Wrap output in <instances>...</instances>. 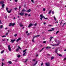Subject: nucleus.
<instances>
[{
	"mask_svg": "<svg viewBox=\"0 0 66 66\" xmlns=\"http://www.w3.org/2000/svg\"><path fill=\"white\" fill-rule=\"evenodd\" d=\"M21 12H26V10H25L23 9L22 10Z\"/></svg>",
	"mask_w": 66,
	"mask_h": 66,
	"instance_id": "b1692460",
	"label": "nucleus"
},
{
	"mask_svg": "<svg viewBox=\"0 0 66 66\" xmlns=\"http://www.w3.org/2000/svg\"><path fill=\"white\" fill-rule=\"evenodd\" d=\"M66 60V58H65L64 59H63V61H65V60Z\"/></svg>",
	"mask_w": 66,
	"mask_h": 66,
	"instance_id": "ea45409f",
	"label": "nucleus"
},
{
	"mask_svg": "<svg viewBox=\"0 0 66 66\" xmlns=\"http://www.w3.org/2000/svg\"><path fill=\"white\" fill-rule=\"evenodd\" d=\"M45 48H46V47H43V48L41 50H40V51L39 52H41L42 51H43L44 50V49Z\"/></svg>",
	"mask_w": 66,
	"mask_h": 66,
	"instance_id": "dca6fc26",
	"label": "nucleus"
},
{
	"mask_svg": "<svg viewBox=\"0 0 66 66\" xmlns=\"http://www.w3.org/2000/svg\"><path fill=\"white\" fill-rule=\"evenodd\" d=\"M46 49H51V47L49 46H47L46 48Z\"/></svg>",
	"mask_w": 66,
	"mask_h": 66,
	"instance_id": "4468645a",
	"label": "nucleus"
},
{
	"mask_svg": "<svg viewBox=\"0 0 66 66\" xmlns=\"http://www.w3.org/2000/svg\"><path fill=\"white\" fill-rule=\"evenodd\" d=\"M40 16L41 17L40 18V19L41 20H42V19L43 18H43H44V19H48V18H45V16H43V14H40Z\"/></svg>",
	"mask_w": 66,
	"mask_h": 66,
	"instance_id": "f257e3e1",
	"label": "nucleus"
},
{
	"mask_svg": "<svg viewBox=\"0 0 66 66\" xmlns=\"http://www.w3.org/2000/svg\"><path fill=\"white\" fill-rule=\"evenodd\" d=\"M11 26H12V23H10V24H9V27H11Z\"/></svg>",
	"mask_w": 66,
	"mask_h": 66,
	"instance_id": "412c9836",
	"label": "nucleus"
},
{
	"mask_svg": "<svg viewBox=\"0 0 66 66\" xmlns=\"http://www.w3.org/2000/svg\"><path fill=\"white\" fill-rule=\"evenodd\" d=\"M9 34V33L7 32L6 34V35H7V34Z\"/></svg>",
	"mask_w": 66,
	"mask_h": 66,
	"instance_id": "6e6d98bb",
	"label": "nucleus"
},
{
	"mask_svg": "<svg viewBox=\"0 0 66 66\" xmlns=\"http://www.w3.org/2000/svg\"><path fill=\"white\" fill-rule=\"evenodd\" d=\"M17 34H15L14 35V36H15V37H16V36H17Z\"/></svg>",
	"mask_w": 66,
	"mask_h": 66,
	"instance_id": "7c9ffc66",
	"label": "nucleus"
},
{
	"mask_svg": "<svg viewBox=\"0 0 66 66\" xmlns=\"http://www.w3.org/2000/svg\"><path fill=\"white\" fill-rule=\"evenodd\" d=\"M45 64L46 66H50V62L46 63H45Z\"/></svg>",
	"mask_w": 66,
	"mask_h": 66,
	"instance_id": "20e7f679",
	"label": "nucleus"
},
{
	"mask_svg": "<svg viewBox=\"0 0 66 66\" xmlns=\"http://www.w3.org/2000/svg\"><path fill=\"white\" fill-rule=\"evenodd\" d=\"M31 2H32L33 3H35V2H34V1H33V0H31Z\"/></svg>",
	"mask_w": 66,
	"mask_h": 66,
	"instance_id": "f704fd0d",
	"label": "nucleus"
},
{
	"mask_svg": "<svg viewBox=\"0 0 66 66\" xmlns=\"http://www.w3.org/2000/svg\"><path fill=\"white\" fill-rule=\"evenodd\" d=\"M46 43V41H44L43 42V43H44V44H45V43Z\"/></svg>",
	"mask_w": 66,
	"mask_h": 66,
	"instance_id": "de8ad7c7",
	"label": "nucleus"
},
{
	"mask_svg": "<svg viewBox=\"0 0 66 66\" xmlns=\"http://www.w3.org/2000/svg\"><path fill=\"white\" fill-rule=\"evenodd\" d=\"M28 59H26L25 61H24V63H27V61H28Z\"/></svg>",
	"mask_w": 66,
	"mask_h": 66,
	"instance_id": "5701e85b",
	"label": "nucleus"
},
{
	"mask_svg": "<svg viewBox=\"0 0 66 66\" xmlns=\"http://www.w3.org/2000/svg\"><path fill=\"white\" fill-rule=\"evenodd\" d=\"M58 55H59V56H61V57L62 56H62V54H59Z\"/></svg>",
	"mask_w": 66,
	"mask_h": 66,
	"instance_id": "c85d7f7f",
	"label": "nucleus"
},
{
	"mask_svg": "<svg viewBox=\"0 0 66 66\" xmlns=\"http://www.w3.org/2000/svg\"><path fill=\"white\" fill-rule=\"evenodd\" d=\"M36 25H37V23H36L34 24V26H36Z\"/></svg>",
	"mask_w": 66,
	"mask_h": 66,
	"instance_id": "37998d69",
	"label": "nucleus"
},
{
	"mask_svg": "<svg viewBox=\"0 0 66 66\" xmlns=\"http://www.w3.org/2000/svg\"><path fill=\"white\" fill-rule=\"evenodd\" d=\"M7 63H8L10 64H12V62L11 61H9L7 62Z\"/></svg>",
	"mask_w": 66,
	"mask_h": 66,
	"instance_id": "2eb2a0df",
	"label": "nucleus"
},
{
	"mask_svg": "<svg viewBox=\"0 0 66 66\" xmlns=\"http://www.w3.org/2000/svg\"><path fill=\"white\" fill-rule=\"evenodd\" d=\"M3 25H1L0 27V28H1V29H2V28H3Z\"/></svg>",
	"mask_w": 66,
	"mask_h": 66,
	"instance_id": "6ab92c4d",
	"label": "nucleus"
},
{
	"mask_svg": "<svg viewBox=\"0 0 66 66\" xmlns=\"http://www.w3.org/2000/svg\"><path fill=\"white\" fill-rule=\"evenodd\" d=\"M20 8H21V6H19V9H20Z\"/></svg>",
	"mask_w": 66,
	"mask_h": 66,
	"instance_id": "0e129e2a",
	"label": "nucleus"
},
{
	"mask_svg": "<svg viewBox=\"0 0 66 66\" xmlns=\"http://www.w3.org/2000/svg\"><path fill=\"white\" fill-rule=\"evenodd\" d=\"M59 31H58L56 33V34H57L58 33H59Z\"/></svg>",
	"mask_w": 66,
	"mask_h": 66,
	"instance_id": "c03bdc74",
	"label": "nucleus"
},
{
	"mask_svg": "<svg viewBox=\"0 0 66 66\" xmlns=\"http://www.w3.org/2000/svg\"><path fill=\"white\" fill-rule=\"evenodd\" d=\"M54 58V57H51V60H53V58Z\"/></svg>",
	"mask_w": 66,
	"mask_h": 66,
	"instance_id": "a19ab883",
	"label": "nucleus"
},
{
	"mask_svg": "<svg viewBox=\"0 0 66 66\" xmlns=\"http://www.w3.org/2000/svg\"><path fill=\"white\" fill-rule=\"evenodd\" d=\"M53 37H50V39H52V38H53Z\"/></svg>",
	"mask_w": 66,
	"mask_h": 66,
	"instance_id": "4c0bfd02",
	"label": "nucleus"
},
{
	"mask_svg": "<svg viewBox=\"0 0 66 66\" xmlns=\"http://www.w3.org/2000/svg\"><path fill=\"white\" fill-rule=\"evenodd\" d=\"M18 47L20 49V50L21 49V48H20V47L18 46Z\"/></svg>",
	"mask_w": 66,
	"mask_h": 66,
	"instance_id": "8fccbe9b",
	"label": "nucleus"
},
{
	"mask_svg": "<svg viewBox=\"0 0 66 66\" xmlns=\"http://www.w3.org/2000/svg\"><path fill=\"white\" fill-rule=\"evenodd\" d=\"M39 36H40V35H38L36 36H34V37H33V38L34 39V38H35L36 37H39Z\"/></svg>",
	"mask_w": 66,
	"mask_h": 66,
	"instance_id": "423d86ee",
	"label": "nucleus"
},
{
	"mask_svg": "<svg viewBox=\"0 0 66 66\" xmlns=\"http://www.w3.org/2000/svg\"><path fill=\"white\" fill-rule=\"evenodd\" d=\"M15 40H16L15 39H14L13 40L12 39L11 40V43H14V42H15Z\"/></svg>",
	"mask_w": 66,
	"mask_h": 66,
	"instance_id": "ddd939ff",
	"label": "nucleus"
},
{
	"mask_svg": "<svg viewBox=\"0 0 66 66\" xmlns=\"http://www.w3.org/2000/svg\"><path fill=\"white\" fill-rule=\"evenodd\" d=\"M46 11V8H44L43 10V11Z\"/></svg>",
	"mask_w": 66,
	"mask_h": 66,
	"instance_id": "2f4dec72",
	"label": "nucleus"
},
{
	"mask_svg": "<svg viewBox=\"0 0 66 66\" xmlns=\"http://www.w3.org/2000/svg\"><path fill=\"white\" fill-rule=\"evenodd\" d=\"M28 15L29 16H31V14H28Z\"/></svg>",
	"mask_w": 66,
	"mask_h": 66,
	"instance_id": "13d9d810",
	"label": "nucleus"
},
{
	"mask_svg": "<svg viewBox=\"0 0 66 66\" xmlns=\"http://www.w3.org/2000/svg\"><path fill=\"white\" fill-rule=\"evenodd\" d=\"M4 4H3L2 5V6L3 9L4 7Z\"/></svg>",
	"mask_w": 66,
	"mask_h": 66,
	"instance_id": "f3484780",
	"label": "nucleus"
},
{
	"mask_svg": "<svg viewBox=\"0 0 66 66\" xmlns=\"http://www.w3.org/2000/svg\"><path fill=\"white\" fill-rule=\"evenodd\" d=\"M41 66H43V63H42L41 64Z\"/></svg>",
	"mask_w": 66,
	"mask_h": 66,
	"instance_id": "603ef678",
	"label": "nucleus"
},
{
	"mask_svg": "<svg viewBox=\"0 0 66 66\" xmlns=\"http://www.w3.org/2000/svg\"><path fill=\"white\" fill-rule=\"evenodd\" d=\"M30 35V33H28L27 34V36H29Z\"/></svg>",
	"mask_w": 66,
	"mask_h": 66,
	"instance_id": "4d7b16f0",
	"label": "nucleus"
},
{
	"mask_svg": "<svg viewBox=\"0 0 66 66\" xmlns=\"http://www.w3.org/2000/svg\"><path fill=\"white\" fill-rule=\"evenodd\" d=\"M18 1V0H15V2H17Z\"/></svg>",
	"mask_w": 66,
	"mask_h": 66,
	"instance_id": "69168bd1",
	"label": "nucleus"
},
{
	"mask_svg": "<svg viewBox=\"0 0 66 66\" xmlns=\"http://www.w3.org/2000/svg\"><path fill=\"white\" fill-rule=\"evenodd\" d=\"M25 16H27V15H28V14L27 13L25 14Z\"/></svg>",
	"mask_w": 66,
	"mask_h": 66,
	"instance_id": "09e8293b",
	"label": "nucleus"
},
{
	"mask_svg": "<svg viewBox=\"0 0 66 66\" xmlns=\"http://www.w3.org/2000/svg\"><path fill=\"white\" fill-rule=\"evenodd\" d=\"M9 32H10V30H8V32H7V33H9Z\"/></svg>",
	"mask_w": 66,
	"mask_h": 66,
	"instance_id": "338daca9",
	"label": "nucleus"
},
{
	"mask_svg": "<svg viewBox=\"0 0 66 66\" xmlns=\"http://www.w3.org/2000/svg\"><path fill=\"white\" fill-rule=\"evenodd\" d=\"M2 61H4V59H2Z\"/></svg>",
	"mask_w": 66,
	"mask_h": 66,
	"instance_id": "680f3d73",
	"label": "nucleus"
},
{
	"mask_svg": "<svg viewBox=\"0 0 66 66\" xmlns=\"http://www.w3.org/2000/svg\"><path fill=\"white\" fill-rule=\"evenodd\" d=\"M26 51H27V49H25L24 50L23 52H26Z\"/></svg>",
	"mask_w": 66,
	"mask_h": 66,
	"instance_id": "cd10ccee",
	"label": "nucleus"
},
{
	"mask_svg": "<svg viewBox=\"0 0 66 66\" xmlns=\"http://www.w3.org/2000/svg\"><path fill=\"white\" fill-rule=\"evenodd\" d=\"M36 64H35H35H34L33 65V66H35V65H36Z\"/></svg>",
	"mask_w": 66,
	"mask_h": 66,
	"instance_id": "864d4df0",
	"label": "nucleus"
},
{
	"mask_svg": "<svg viewBox=\"0 0 66 66\" xmlns=\"http://www.w3.org/2000/svg\"><path fill=\"white\" fill-rule=\"evenodd\" d=\"M31 10L30 9H29L26 12H28V13H30V12H31Z\"/></svg>",
	"mask_w": 66,
	"mask_h": 66,
	"instance_id": "f8f14e48",
	"label": "nucleus"
},
{
	"mask_svg": "<svg viewBox=\"0 0 66 66\" xmlns=\"http://www.w3.org/2000/svg\"><path fill=\"white\" fill-rule=\"evenodd\" d=\"M19 51V49H18V48L16 50V51Z\"/></svg>",
	"mask_w": 66,
	"mask_h": 66,
	"instance_id": "e433bc0d",
	"label": "nucleus"
},
{
	"mask_svg": "<svg viewBox=\"0 0 66 66\" xmlns=\"http://www.w3.org/2000/svg\"><path fill=\"white\" fill-rule=\"evenodd\" d=\"M26 53H27V52H25V53H24L23 54V55L24 56V55H25V54Z\"/></svg>",
	"mask_w": 66,
	"mask_h": 66,
	"instance_id": "bb28decb",
	"label": "nucleus"
},
{
	"mask_svg": "<svg viewBox=\"0 0 66 66\" xmlns=\"http://www.w3.org/2000/svg\"><path fill=\"white\" fill-rule=\"evenodd\" d=\"M20 39H21V38H19L18 39L16 40V42H18V41H19V40H20Z\"/></svg>",
	"mask_w": 66,
	"mask_h": 66,
	"instance_id": "1a4fd4ad",
	"label": "nucleus"
},
{
	"mask_svg": "<svg viewBox=\"0 0 66 66\" xmlns=\"http://www.w3.org/2000/svg\"><path fill=\"white\" fill-rule=\"evenodd\" d=\"M6 10L8 13H11V11H12V9H11L10 11H8V8L7 7H6Z\"/></svg>",
	"mask_w": 66,
	"mask_h": 66,
	"instance_id": "f03ea898",
	"label": "nucleus"
},
{
	"mask_svg": "<svg viewBox=\"0 0 66 66\" xmlns=\"http://www.w3.org/2000/svg\"><path fill=\"white\" fill-rule=\"evenodd\" d=\"M60 41H59L58 42L57 44L55 45V46H59L60 45Z\"/></svg>",
	"mask_w": 66,
	"mask_h": 66,
	"instance_id": "9b49d317",
	"label": "nucleus"
},
{
	"mask_svg": "<svg viewBox=\"0 0 66 66\" xmlns=\"http://www.w3.org/2000/svg\"><path fill=\"white\" fill-rule=\"evenodd\" d=\"M52 31V30H48V31L49 32V31Z\"/></svg>",
	"mask_w": 66,
	"mask_h": 66,
	"instance_id": "bf43d9fd",
	"label": "nucleus"
},
{
	"mask_svg": "<svg viewBox=\"0 0 66 66\" xmlns=\"http://www.w3.org/2000/svg\"><path fill=\"white\" fill-rule=\"evenodd\" d=\"M52 11V10H51L50 11V12H49V13H48V14H49V15L50 14V13H51V11Z\"/></svg>",
	"mask_w": 66,
	"mask_h": 66,
	"instance_id": "aec40b11",
	"label": "nucleus"
},
{
	"mask_svg": "<svg viewBox=\"0 0 66 66\" xmlns=\"http://www.w3.org/2000/svg\"><path fill=\"white\" fill-rule=\"evenodd\" d=\"M34 39L32 38V40H31L32 42H35V41H34Z\"/></svg>",
	"mask_w": 66,
	"mask_h": 66,
	"instance_id": "4be33fe9",
	"label": "nucleus"
},
{
	"mask_svg": "<svg viewBox=\"0 0 66 66\" xmlns=\"http://www.w3.org/2000/svg\"><path fill=\"white\" fill-rule=\"evenodd\" d=\"M19 26L20 27H23V25H22L21 22L19 23Z\"/></svg>",
	"mask_w": 66,
	"mask_h": 66,
	"instance_id": "0eeeda50",
	"label": "nucleus"
},
{
	"mask_svg": "<svg viewBox=\"0 0 66 66\" xmlns=\"http://www.w3.org/2000/svg\"><path fill=\"white\" fill-rule=\"evenodd\" d=\"M24 14L23 12H20L18 14V15H20V16H23V15Z\"/></svg>",
	"mask_w": 66,
	"mask_h": 66,
	"instance_id": "7ed1b4c3",
	"label": "nucleus"
},
{
	"mask_svg": "<svg viewBox=\"0 0 66 66\" xmlns=\"http://www.w3.org/2000/svg\"><path fill=\"white\" fill-rule=\"evenodd\" d=\"M10 46V45H8V49L9 51H11V48Z\"/></svg>",
	"mask_w": 66,
	"mask_h": 66,
	"instance_id": "6e6552de",
	"label": "nucleus"
},
{
	"mask_svg": "<svg viewBox=\"0 0 66 66\" xmlns=\"http://www.w3.org/2000/svg\"><path fill=\"white\" fill-rule=\"evenodd\" d=\"M2 65L1 66H3V65H4V64L2 62Z\"/></svg>",
	"mask_w": 66,
	"mask_h": 66,
	"instance_id": "58836bf2",
	"label": "nucleus"
},
{
	"mask_svg": "<svg viewBox=\"0 0 66 66\" xmlns=\"http://www.w3.org/2000/svg\"><path fill=\"white\" fill-rule=\"evenodd\" d=\"M15 23H12V26H15Z\"/></svg>",
	"mask_w": 66,
	"mask_h": 66,
	"instance_id": "a211bd4d",
	"label": "nucleus"
},
{
	"mask_svg": "<svg viewBox=\"0 0 66 66\" xmlns=\"http://www.w3.org/2000/svg\"><path fill=\"white\" fill-rule=\"evenodd\" d=\"M55 52L56 53H57V49H56V50Z\"/></svg>",
	"mask_w": 66,
	"mask_h": 66,
	"instance_id": "c756f323",
	"label": "nucleus"
},
{
	"mask_svg": "<svg viewBox=\"0 0 66 66\" xmlns=\"http://www.w3.org/2000/svg\"><path fill=\"white\" fill-rule=\"evenodd\" d=\"M17 56L18 57H19V58L20 57V55H18Z\"/></svg>",
	"mask_w": 66,
	"mask_h": 66,
	"instance_id": "72a5a7b5",
	"label": "nucleus"
},
{
	"mask_svg": "<svg viewBox=\"0 0 66 66\" xmlns=\"http://www.w3.org/2000/svg\"><path fill=\"white\" fill-rule=\"evenodd\" d=\"M55 41L56 43V42H57V40H55Z\"/></svg>",
	"mask_w": 66,
	"mask_h": 66,
	"instance_id": "052dcab7",
	"label": "nucleus"
},
{
	"mask_svg": "<svg viewBox=\"0 0 66 66\" xmlns=\"http://www.w3.org/2000/svg\"><path fill=\"white\" fill-rule=\"evenodd\" d=\"M52 31H54V28H52Z\"/></svg>",
	"mask_w": 66,
	"mask_h": 66,
	"instance_id": "c9c22d12",
	"label": "nucleus"
},
{
	"mask_svg": "<svg viewBox=\"0 0 66 66\" xmlns=\"http://www.w3.org/2000/svg\"><path fill=\"white\" fill-rule=\"evenodd\" d=\"M6 37V36H2V37Z\"/></svg>",
	"mask_w": 66,
	"mask_h": 66,
	"instance_id": "a18cd8bd",
	"label": "nucleus"
},
{
	"mask_svg": "<svg viewBox=\"0 0 66 66\" xmlns=\"http://www.w3.org/2000/svg\"><path fill=\"white\" fill-rule=\"evenodd\" d=\"M66 24V23H64L62 27L64 26V25Z\"/></svg>",
	"mask_w": 66,
	"mask_h": 66,
	"instance_id": "473e14b6",
	"label": "nucleus"
},
{
	"mask_svg": "<svg viewBox=\"0 0 66 66\" xmlns=\"http://www.w3.org/2000/svg\"><path fill=\"white\" fill-rule=\"evenodd\" d=\"M54 18L55 21H56V18H55V16H54Z\"/></svg>",
	"mask_w": 66,
	"mask_h": 66,
	"instance_id": "393cba45",
	"label": "nucleus"
},
{
	"mask_svg": "<svg viewBox=\"0 0 66 66\" xmlns=\"http://www.w3.org/2000/svg\"><path fill=\"white\" fill-rule=\"evenodd\" d=\"M52 14H54V11H53L52 12Z\"/></svg>",
	"mask_w": 66,
	"mask_h": 66,
	"instance_id": "49530a36",
	"label": "nucleus"
},
{
	"mask_svg": "<svg viewBox=\"0 0 66 66\" xmlns=\"http://www.w3.org/2000/svg\"><path fill=\"white\" fill-rule=\"evenodd\" d=\"M38 62V61H36L35 63V64H36H36H37V63Z\"/></svg>",
	"mask_w": 66,
	"mask_h": 66,
	"instance_id": "5fc2aeb1",
	"label": "nucleus"
},
{
	"mask_svg": "<svg viewBox=\"0 0 66 66\" xmlns=\"http://www.w3.org/2000/svg\"><path fill=\"white\" fill-rule=\"evenodd\" d=\"M4 52V50H3V51H2L1 52V54L3 53Z\"/></svg>",
	"mask_w": 66,
	"mask_h": 66,
	"instance_id": "a878e982",
	"label": "nucleus"
},
{
	"mask_svg": "<svg viewBox=\"0 0 66 66\" xmlns=\"http://www.w3.org/2000/svg\"><path fill=\"white\" fill-rule=\"evenodd\" d=\"M64 51H66V49L65 50H64Z\"/></svg>",
	"mask_w": 66,
	"mask_h": 66,
	"instance_id": "774afa93",
	"label": "nucleus"
},
{
	"mask_svg": "<svg viewBox=\"0 0 66 66\" xmlns=\"http://www.w3.org/2000/svg\"><path fill=\"white\" fill-rule=\"evenodd\" d=\"M32 61L34 62H35V59H32Z\"/></svg>",
	"mask_w": 66,
	"mask_h": 66,
	"instance_id": "79ce46f5",
	"label": "nucleus"
},
{
	"mask_svg": "<svg viewBox=\"0 0 66 66\" xmlns=\"http://www.w3.org/2000/svg\"><path fill=\"white\" fill-rule=\"evenodd\" d=\"M4 3V2L3 1H2L0 2V3L1 4H3Z\"/></svg>",
	"mask_w": 66,
	"mask_h": 66,
	"instance_id": "9d476101",
	"label": "nucleus"
},
{
	"mask_svg": "<svg viewBox=\"0 0 66 66\" xmlns=\"http://www.w3.org/2000/svg\"><path fill=\"white\" fill-rule=\"evenodd\" d=\"M48 26H50V27L52 26V25H48Z\"/></svg>",
	"mask_w": 66,
	"mask_h": 66,
	"instance_id": "e2e57ef3",
	"label": "nucleus"
},
{
	"mask_svg": "<svg viewBox=\"0 0 66 66\" xmlns=\"http://www.w3.org/2000/svg\"><path fill=\"white\" fill-rule=\"evenodd\" d=\"M34 25V24L30 23L28 27L29 28H30V27H31L32 26H33Z\"/></svg>",
	"mask_w": 66,
	"mask_h": 66,
	"instance_id": "39448f33",
	"label": "nucleus"
},
{
	"mask_svg": "<svg viewBox=\"0 0 66 66\" xmlns=\"http://www.w3.org/2000/svg\"><path fill=\"white\" fill-rule=\"evenodd\" d=\"M15 10H17V8H15L14 9Z\"/></svg>",
	"mask_w": 66,
	"mask_h": 66,
	"instance_id": "3c124183",
	"label": "nucleus"
}]
</instances>
